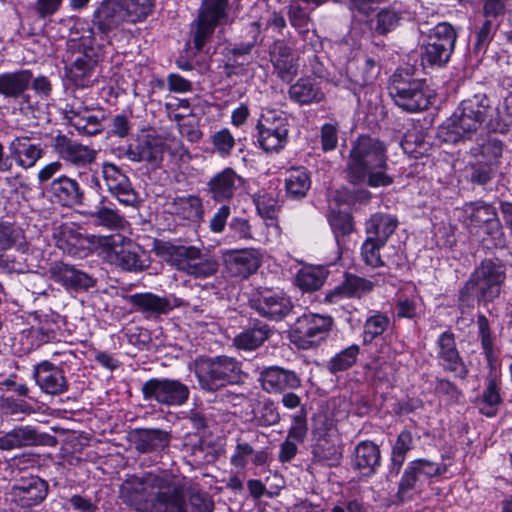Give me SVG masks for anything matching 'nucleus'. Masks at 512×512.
Instances as JSON below:
<instances>
[{
	"label": "nucleus",
	"instance_id": "nucleus-52",
	"mask_svg": "<svg viewBox=\"0 0 512 512\" xmlns=\"http://www.w3.org/2000/svg\"><path fill=\"white\" fill-rule=\"evenodd\" d=\"M23 240L24 236L19 228L14 227L8 222L0 221V250L18 246L20 250L25 252L27 245Z\"/></svg>",
	"mask_w": 512,
	"mask_h": 512
},
{
	"label": "nucleus",
	"instance_id": "nucleus-44",
	"mask_svg": "<svg viewBox=\"0 0 512 512\" xmlns=\"http://www.w3.org/2000/svg\"><path fill=\"white\" fill-rule=\"evenodd\" d=\"M501 402L499 386L496 380L491 378L488 380L483 394L476 402L479 412L487 417H493L497 414Z\"/></svg>",
	"mask_w": 512,
	"mask_h": 512
},
{
	"label": "nucleus",
	"instance_id": "nucleus-42",
	"mask_svg": "<svg viewBox=\"0 0 512 512\" xmlns=\"http://www.w3.org/2000/svg\"><path fill=\"white\" fill-rule=\"evenodd\" d=\"M252 413V421L260 427L274 426L280 421L277 405L269 398L259 400L253 407Z\"/></svg>",
	"mask_w": 512,
	"mask_h": 512
},
{
	"label": "nucleus",
	"instance_id": "nucleus-51",
	"mask_svg": "<svg viewBox=\"0 0 512 512\" xmlns=\"http://www.w3.org/2000/svg\"><path fill=\"white\" fill-rule=\"evenodd\" d=\"M420 483L418 478L405 469L398 483V489L395 494L396 502L403 504L412 501L419 494L418 487Z\"/></svg>",
	"mask_w": 512,
	"mask_h": 512
},
{
	"label": "nucleus",
	"instance_id": "nucleus-57",
	"mask_svg": "<svg viewBox=\"0 0 512 512\" xmlns=\"http://www.w3.org/2000/svg\"><path fill=\"white\" fill-rule=\"evenodd\" d=\"M498 22L495 19L485 18L476 30V42L474 50L476 52L484 51L492 41L497 29Z\"/></svg>",
	"mask_w": 512,
	"mask_h": 512
},
{
	"label": "nucleus",
	"instance_id": "nucleus-46",
	"mask_svg": "<svg viewBox=\"0 0 512 512\" xmlns=\"http://www.w3.org/2000/svg\"><path fill=\"white\" fill-rule=\"evenodd\" d=\"M93 62L86 56L77 58L67 71V78L75 87L84 88L90 85Z\"/></svg>",
	"mask_w": 512,
	"mask_h": 512
},
{
	"label": "nucleus",
	"instance_id": "nucleus-24",
	"mask_svg": "<svg viewBox=\"0 0 512 512\" xmlns=\"http://www.w3.org/2000/svg\"><path fill=\"white\" fill-rule=\"evenodd\" d=\"M9 159L22 169L33 168L45 151L40 143L32 142L28 136H17L8 144Z\"/></svg>",
	"mask_w": 512,
	"mask_h": 512
},
{
	"label": "nucleus",
	"instance_id": "nucleus-33",
	"mask_svg": "<svg viewBox=\"0 0 512 512\" xmlns=\"http://www.w3.org/2000/svg\"><path fill=\"white\" fill-rule=\"evenodd\" d=\"M381 454L379 447L372 441L359 442L353 452L352 467L370 476L380 466Z\"/></svg>",
	"mask_w": 512,
	"mask_h": 512
},
{
	"label": "nucleus",
	"instance_id": "nucleus-29",
	"mask_svg": "<svg viewBox=\"0 0 512 512\" xmlns=\"http://www.w3.org/2000/svg\"><path fill=\"white\" fill-rule=\"evenodd\" d=\"M130 440L140 453L160 452L170 443V434L161 429L141 428L130 434Z\"/></svg>",
	"mask_w": 512,
	"mask_h": 512
},
{
	"label": "nucleus",
	"instance_id": "nucleus-55",
	"mask_svg": "<svg viewBox=\"0 0 512 512\" xmlns=\"http://www.w3.org/2000/svg\"><path fill=\"white\" fill-rule=\"evenodd\" d=\"M329 224L339 246L341 244L342 238L352 233L354 229L352 216L348 213L340 211L332 212L330 214Z\"/></svg>",
	"mask_w": 512,
	"mask_h": 512
},
{
	"label": "nucleus",
	"instance_id": "nucleus-32",
	"mask_svg": "<svg viewBox=\"0 0 512 512\" xmlns=\"http://www.w3.org/2000/svg\"><path fill=\"white\" fill-rule=\"evenodd\" d=\"M65 119L81 135L94 136L103 131L104 116L100 118L91 114L87 108L71 105L70 109L65 112Z\"/></svg>",
	"mask_w": 512,
	"mask_h": 512
},
{
	"label": "nucleus",
	"instance_id": "nucleus-17",
	"mask_svg": "<svg viewBox=\"0 0 512 512\" xmlns=\"http://www.w3.org/2000/svg\"><path fill=\"white\" fill-rule=\"evenodd\" d=\"M101 177L107 191L121 204L134 206L137 203V192L134 190L128 176L117 165L104 161L101 164Z\"/></svg>",
	"mask_w": 512,
	"mask_h": 512
},
{
	"label": "nucleus",
	"instance_id": "nucleus-4",
	"mask_svg": "<svg viewBox=\"0 0 512 512\" xmlns=\"http://www.w3.org/2000/svg\"><path fill=\"white\" fill-rule=\"evenodd\" d=\"M506 279V269L499 259H484L471 273L459 292L462 305L471 307L474 302L489 303L499 297Z\"/></svg>",
	"mask_w": 512,
	"mask_h": 512
},
{
	"label": "nucleus",
	"instance_id": "nucleus-12",
	"mask_svg": "<svg viewBox=\"0 0 512 512\" xmlns=\"http://www.w3.org/2000/svg\"><path fill=\"white\" fill-rule=\"evenodd\" d=\"M457 34L447 22L438 23L428 34L422 47L421 59L424 65L443 67L454 51Z\"/></svg>",
	"mask_w": 512,
	"mask_h": 512
},
{
	"label": "nucleus",
	"instance_id": "nucleus-25",
	"mask_svg": "<svg viewBox=\"0 0 512 512\" xmlns=\"http://www.w3.org/2000/svg\"><path fill=\"white\" fill-rule=\"evenodd\" d=\"M259 381L263 390L268 393H281L301 386V379L294 371L279 366L264 368L260 372Z\"/></svg>",
	"mask_w": 512,
	"mask_h": 512
},
{
	"label": "nucleus",
	"instance_id": "nucleus-5",
	"mask_svg": "<svg viewBox=\"0 0 512 512\" xmlns=\"http://www.w3.org/2000/svg\"><path fill=\"white\" fill-rule=\"evenodd\" d=\"M153 7L154 0H104L94 13L93 24L100 32L108 33L124 22H142Z\"/></svg>",
	"mask_w": 512,
	"mask_h": 512
},
{
	"label": "nucleus",
	"instance_id": "nucleus-53",
	"mask_svg": "<svg viewBox=\"0 0 512 512\" xmlns=\"http://www.w3.org/2000/svg\"><path fill=\"white\" fill-rule=\"evenodd\" d=\"M478 335L481 341V346L485 355V358L489 365H493L496 360V354L494 350V341L491 336V330L489 321L485 315L479 314L477 316Z\"/></svg>",
	"mask_w": 512,
	"mask_h": 512
},
{
	"label": "nucleus",
	"instance_id": "nucleus-14",
	"mask_svg": "<svg viewBox=\"0 0 512 512\" xmlns=\"http://www.w3.org/2000/svg\"><path fill=\"white\" fill-rule=\"evenodd\" d=\"M257 140L265 152H279L288 138L287 118L274 112L262 114L256 125Z\"/></svg>",
	"mask_w": 512,
	"mask_h": 512
},
{
	"label": "nucleus",
	"instance_id": "nucleus-8",
	"mask_svg": "<svg viewBox=\"0 0 512 512\" xmlns=\"http://www.w3.org/2000/svg\"><path fill=\"white\" fill-rule=\"evenodd\" d=\"M194 372L202 390L216 392L234 382L240 372L239 363L231 357L197 358Z\"/></svg>",
	"mask_w": 512,
	"mask_h": 512
},
{
	"label": "nucleus",
	"instance_id": "nucleus-15",
	"mask_svg": "<svg viewBox=\"0 0 512 512\" xmlns=\"http://www.w3.org/2000/svg\"><path fill=\"white\" fill-rule=\"evenodd\" d=\"M436 360L439 367L455 377L465 379L468 375V367L462 358L453 332L446 330L436 340Z\"/></svg>",
	"mask_w": 512,
	"mask_h": 512
},
{
	"label": "nucleus",
	"instance_id": "nucleus-63",
	"mask_svg": "<svg viewBox=\"0 0 512 512\" xmlns=\"http://www.w3.org/2000/svg\"><path fill=\"white\" fill-rule=\"evenodd\" d=\"M17 448L37 445L41 442V437L35 429L30 426H20L12 430Z\"/></svg>",
	"mask_w": 512,
	"mask_h": 512
},
{
	"label": "nucleus",
	"instance_id": "nucleus-16",
	"mask_svg": "<svg viewBox=\"0 0 512 512\" xmlns=\"http://www.w3.org/2000/svg\"><path fill=\"white\" fill-rule=\"evenodd\" d=\"M10 488L13 502L21 507H33L42 503L47 497L49 485L37 475L15 477Z\"/></svg>",
	"mask_w": 512,
	"mask_h": 512
},
{
	"label": "nucleus",
	"instance_id": "nucleus-3",
	"mask_svg": "<svg viewBox=\"0 0 512 512\" xmlns=\"http://www.w3.org/2000/svg\"><path fill=\"white\" fill-rule=\"evenodd\" d=\"M153 252L176 270L194 278L205 279L215 275L219 264L209 253L199 247L185 245L181 241H164L156 239Z\"/></svg>",
	"mask_w": 512,
	"mask_h": 512
},
{
	"label": "nucleus",
	"instance_id": "nucleus-62",
	"mask_svg": "<svg viewBox=\"0 0 512 512\" xmlns=\"http://www.w3.org/2000/svg\"><path fill=\"white\" fill-rule=\"evenodd\" d=\"M495 166L475 161L470 165L469 180L473 185L485 186L495 174Z\"/></svg>",
	"mask_w": 512,
	"mask_h": 512
},
{
	"label": "nucleus",
	"instance_id": "nucleus-1",
	"mask_svg": "<svg viewBox=\"0 0 512 512\" xmlns=\"http://www.w3.org/2000/svg\"><path fill=\"white\" fill-rule=\"evenodd\" d=\"M121 499L147 512H212L213 502L203 494L185 501L182 485L165 472L149 471L129 475L120 486Z\"/></svg>",
	"mask_w": 512,
	"mask_h": 512
},
{
	"label": "nucleus",
	"instance_id": "nucleus-11",
	"mask_svg": "<svg viewBox=\"0 0 512 512\" xmlns=\"http://www.w3.org/2000/svg\"><path fill=\"white\" fill-rule=\"evenodd\" d=\"M230 0H201L197 17L191 23L190 35L197 51L211 40L217 26L228 19Z\"/></svg>",
	"mask_w": 512,
	"mask_h": 512
},
{
	"label": "nucleus",
	"instance_id": "nucleus-20",
	"mask_svg": "<svg viewBox=\"0 0 512 512\" xmlns=\"http://www.w3.org/2000/svg\"><path fill=\"white\" fill-rule=\"evenodd\" d=\"M54 148L62 160L77 168L90 166L97 157L95 149L73 141L65 135L55 138Z\"/></svg>",
	"mask_w": 512,
	"mask_h": 512
},
{
	"label": "nucleus",
	"instance_id": "nucleus-39",
	"mask_svg": "<svg viewBox=\"0 0 512 512\" xmlns=\"http://www.w3.org/2000/svg\"><path fill=\"white\" fill-rule=\"evenodd\" d=\"M327 277V271L322 267L306 266L295 276V285L303 292L311 293L319 290Z\"/></svg>",
	"mask_w": 512,
	"mask_h": 512
},
{
	"label": "nucleus",
	"instance_id": "nucleus-60",
	"mask_svg": "<svg viewBox=\"0 0 512 512\" xmlns=\"http://www.w3.org/2000/svg\"><path fill=\"white\" fill-rule=\"evenodd\" d=\"M39 462V456L31 453H23L10 459L8 466L10 467L11 480L15 477H21V473L34 468Z\"/></svg>",
	"mask_w": 512,
	"mask_h": 512
},
{
	"label": "nucleus",
	"instance_id": "nucleus-34",
	"mask_svg": "<svg viewBox=\"0 0 512 512\" xmlns=\"http://www.w3.org/2000/svg\"><path fill=\"white\" fill-rule=\"evenodd\" d=\"M272 332L268 324L257 320L237 334L233 344L240 350H255L269 339Z\"/></svg>",
	"mask_w": 512,
	"mask_h": 512
},
{
	"label": "nucleus",
	"instance_id": "nucleus-38",
	"mask_svg": "<svg viewBox=\"0 0 512 512\" xmlns=\"http://www.w3.org/2000/svg\"><path fill=\"white\" fill-rule=\"evenodd\" d=\"M504 151V143L495 135H489L482 143L470 148V154L476 161L496 166Z\"/></svg>",
	"mask_w": 512,
	"mask_h": 512
},
{
	"label": "nucleus",
	"instance_id": "nucleus-58",
	"mask_svg": "<svg viewBox=\"0 0 512 512\" xmlns=\"http://www.w3.org/2000/svg\"><path fill=\"white\" fill-rule=\"evenodd\" d=\"M258 213L263 218L274 219L279 208V201L270 193L259 191L253 196Z\"/></svg>",
	"mask_w": 512,
	"mask_h": 512
},
{
	"label": "nucleus",
	"instance_id": "nucleus-2",
	"mask_svg": "<svg viewBox=\"0 0 512 512\" xmlns=\"http://www.w3.org/2000/svg\"><path fill=\"white\" fill-rule=\"evenodd\" d=\"M387 160L382 142L368 136L359 137L350 150L346 166L349 181L372 188L391 185L393 178L387 174Z\"/></svg>",
	"mask_w": 512,
	"mask_h": 512
},
{
	"label": "nucleus",
	"instance_id": "nucleus-13",
	"mask_svg": "<svg viewBox=\"0 0 512 512\" xmlns=\"http://www.w3.org/2000/svg\"><path fill=\"white\" fill-rule=\"evenodd\" d=\"M141 393L144 401L165 406H181L187 402L190 391L186 384L176 379L151 378L143 383Z\"/></svg>",
	"mask_w": 512,
	"mask_h": 512
},
{
	"label": "nucleus",
	"instance_id": "nucleus-19",
	"mask_svg": "<svg viewBox=\"0 0 512 512\" xmlns=\"http://www.w3.org/2000/svg\"><path fill=\"white\" fill-rule=\"evenodd\" d=\"M224 264L231 276L247 279L260 267L261 254L253 248L229 250L224 254Z\"/></svg>",
	"mask_w": 512,
	"mask_h": 512
},
{
	"label": "nucleus",
	"instance_id": "nucleus-45",
	"mask_svg": "<svg viewBox=\"0 0 512 512\" xmlns=\"http://www.w3.org/2000/svg\"><path fill=\"white\" fill-rule=\"evenodd\" d=\"M413 448L411 432L402 431L392 448L390 474L397 476L403 466L407 453Z\"/></svg>",
	"mask_w": 512,
	"mask_h": 512
},
{
	"label": "nucleus",
	"instance_id": "nucleus-47",
	"mask_svg": "<svg viewBox=\"0 0 512 512\" xmlns=\"http://www.w3.org/2000/svg\"><path fill=\"white\" fill-rule=\"evenodd\" d=\"M175 211L184 219L199 221L203 217V205L198 196L189 195L175 199Z\"/></svg>",
	"mask_w": 512,
	"mask_h": 512
},
{
	"label": "nucleus",
	"instance_id": "nucleus-9",
	"mask_svg": "<svg viewBox=\"0 0 512 512\" xmlns=\"http://www.w3.org/2000/svg\"><path fill=\"white\" fill-rule=\"evenodd\" d=\"M463 224L471 231L483 229L495 247H504L506 238L497 209L482 200L467 202L461 208Z\"/></svg>",
	"mask_w": 512,
	"mask_h": 512
},
{
	"label": "nucleus",
	"instance_id": "nucleus-23",
	"mask_svg": "<svg viewBox=\"0 0 512 512\" xmlns=\"http://www.w3.org/2000/svg\"><path fill=\"white\" fill-rule=\"evenodd\" d=\"M253 307L262 317L280 321L292 312L293 303L283 292L266 290L254 301Z\"/></svg>",
	"mask_w": 512,
	"mask_h": 512
},
{
	"label": "nucleus",
	"instance_id": "nucleus-18",
	"mask_svg": "<svg viewBox=\"0 0 512 512\" xmlns=\"http://www.w3.org/2000/svg\"><path fill=\"white\" fill-rule=\"evenodd\" d=\"M480 126L476 121L465 115L459 107L439 127L438 137L445 143L456 144L464 139H469Z\"/></svg>",
	"mask_w": 512,
	"mask_h": 512
},
{
	"label": "nucleus",
	"instance_id": "nucleus-54",
	"mask_svg": "<svg viewBox=\"0 0 512 512\" xmlns=\"http://www.w3.org/2000/svg\"><path fill=\"white\" fill-rule=\"evenodd\" d=\"M390 319L383 313H376L368 317L364 324L363 342L364 344L371 343L375 338L382 335L388 328Z\"/></svg>",
	"mask_w": 512,
	"mask_h": 512
},
{
	"label": "nucleus",
	"instance_id": "nucleus-48",
	"mask_svg": "<svg viewBox=\"0 0 512 512\" xmlns=\"http://www.w3.org/2000/svg\"><path fill=\"white\" fill-rule=\"evenodd\" d=\"M348 72L351 74V82L358 86H365L371 84L377 78L379 66L373 58L367 57L364 62L357 67V72L352 71L351 64L348 66Z\"/></svg>",
	"mask_w": 512,
	"mask_h": 512
},
{
	"label": "nucleus",
	"instance_id": "nucleus-26",
	"mask_svg": "<svg viewBox=\"0 0 512 512\" xmlns=\"http://www.w3.org/2000/svg\"><path fill=\"white\" fill-rule=\"evenodd\" d=\"M270 61L278 77L290 82L298 74L297 58L284 40H276L269 47Z\"/></svg>",
	"mask_w": 512,
	"mask_h": 512
},
{
	"label": "nucleus",
	"instance_id": "nucleus-59",
	"mask_svg": "<svg viewBox=\"0 0 512 512\" xmlns=\"http://www.w3.org/2000/svg\"><path fill=\"white\" fill-rule=\"evenodd\" d=\"M400 19V15L395 10L382 9L375 17L373 30L379 35H386L398 26Z\"/></svg>",
	"mask_w": 512,
	"mask_h": 512
},
{
	"label": "nucleus",
	"instance_id": "nucleus-6",
	"mask_svg": "<svg viewBox=\"0 0 512 512\" xmlns=\"http://www.w3.org/2000/svg\"><path fill=\"white\" fill-rule=\"evenodd\" d=\"M389 94L394 103L407 112L426 110L431 104V91L424 79L408 69H398L390 77Z\"/></svg>",
	"mask_w": 512,
	"mask_h": 512
},
{
	"label": "nucleus",
	"instance_id": "nucleus-27",
	"mask_svg": "<svg viewBox=\"0 0 512 512\" xmlns=\"http://www.w3.org/2000/svg\"><path fill=\"white\" fill-rule=\"evenodd\" d=\"M49 273L54 281L62 284L66 289L88 290L96 284L92 276L63 262L53 263Z\"/></svg>",
	"mask_w": 512,
	"mask_h": 512
},
{
	"label": "nucleus",
	"instance_id": "nucleus-41",
	"mask_svg": "<svg viewBox=\"0 0 512 512\" xmlns=\"http://www.w3.org/2000/svg\"><path fill=\"white\" fill-rule=\"evenodd\" d=\"M458 107L481 127L490 108V100L485 94L477 93L463 100Z\"/></svg>",
	"mask_w": 512,
	"mask_h": 512
},
{
	"label": "nucleus",
	"instance_id": "nucleus-21",
	"mask_svg": "<svg viewBox=\"0 0 512 512\" xmlns=\"http://www.w3.org/2000/svg\"><path fill=\"white\" fill-rule=\"evenodd\" d=\"M47 191L53 202L63 207H75L82 205L85 193L79 182L66 175H60L53 179Z\"/></svg>",
	"mask_w": 512,
	"mask_h": 512
},
{
	"label": "nucleus",
	"instance_id": "nucleus-50",
	"mask_svg": "<svg viewBox=\"0 0 512 512\" xmlns=\"http://www.w3.org/2000/svg\"><path fill=\"white\" fill-rule=\"evenodd\" d=\"M93 222L109 230H119L125 225V219L115 209L101 206L91 214Z\"/></svg>",
	"mask_w": 512,
	"mask_h": 512
},
{
	"label": "nucleus",
	"instance_id": "nucleus-40",
	"mask_svg": "<svg viewBox=\"0 0 512 512\" xmlns=\"http://www.w3.org/2000/svg\"><path fill=\"white\" fill-rule=\"evenodd\" d=\"M285 187L289 197L293 199L305 197L311 187L309 173L304 168L291 169L285 180Z\"/></svg>",
	"mask_w": 512,
	"mask_h": 512
},
{
	"label": "nucleus",
	"instance_id": "nucleus-36",
	"mask_svg": "<svg viewBox=\"0 0 512 512\" xmlns=\"http://www.w3.org/2000/svg\"><path fill=\"white\" fill-rule=\"evenodd\" d=\"M32 72L18 70L0 74V95L5 98L17 99L30 86Z\"/></svg>",
	"mask_w": 512,
	"mask_h": 512
},
{
	"label": "nucleus",
	"instance_id": "nucleus-30",
	"mask_svg": "<svg viewBox=\"0 0 512 512\" xmlns=\"http://www.w3.org/2000/svg\"><path fill=\"white\" fill-rule=\"evenodd\" d=\"M289 98L293 102L305 106L325 101V92L321 82L312 77H301L289 87Z\"/></svg>",
	"mask_w": 512,
	"mask_h": 512
},
{
	"label": "nucleus",
	"instance_id": "nucleus-43",
	"mask_svg": "<svg viewBox=\"0 0 512 512\" xmlns=\"http://www.w3.org/2000/svg\"><path fill=\"white\" fill-rule=\"evenodd\" d=\"M312 454L315 461L329 466L338 464L342 457L340 447L326 436L317 440L313 446Z\"/></svg>",
	"mask_w": 512,
	"mask_h": 512
},
{
	"label": "nucleus",
	"instance_id": "nucleus-35",
	"mask_svg": "<svg viewBox=\"0 0 512 512\" xmlns=\"http://www.w3.org/2000/svg\"><path fill=\"white\" fill-rule=\"evenodd\" d=\"M397 225L398 220L395 216L384 213L373 214L365 223L367 238L385 245L395 232Z\"/></svg>",
	"mask_w": 512,
	"mask_h": 512
},
{
	"label": "nucleus",
	"instance_id": "nucleus-31",
	"mask_svg": "<svg viewBox=\"0 0 512 512\" xmlns=\"http://www.w3.org/2000/svg\"><path fill=\"white\" fill-rule=\"evenodd\" d=\"M124 155L132 162H147L158 166L163 158V147L156 139L145 138L126 146Z\"/></svg>",
	"mask_w": 512,
	"mask_h": 512
},
{
	"label": "nucleus",
	"instance_id": "nucleus-64",
	"mask_svg": "<svg viewBox=\"0 0 512 512\" xmlns=\"http://www.w3.org/2000/svg\"><path fill=\"white\" fill-rule=\"evenodd\" d=\"M321 148L324 152L333 151L338 144V124L325 123L320 130Z\"/></svg>",
	"mask_w": 512,
	"mask_h": 512
},
{
	"label": "nucleus",
	"instance_id": "nucleus-10",
	"mask_svg": "<svg viewBox=\"0 0 512 512\" xmlns=\"http://www.w3.org/2000/svg\"><path fill=\"white\" fill-rule=\"evenodd\" d=\"M334 326L330 315L307 312L299 316L292 324L290 340L301 349H312L325 342Z\"/></svg>",
	"mask_w": 512,
	"mask_h": 512
},
{
	"label": "nucleus",
	"instance_id": "nucleus-28",
	"mask_svg": "<svg viewBox=\"0 0 512 512\" xmlns=\"http://www.w3.org/2000/svg\"><path fill=\"white\" fill-rule=\"evenodd\" d=\"M241 182L242 178L232 168H225L209 180L208 192L214 201L226 202L234 197Z\"/></svg>",
	"mask_w": 512,
	"mask_h": 512
},
{
	"label": "nucleus",
	"instance_id": "nucleus-37",
	"mask_svg": "<svg viewBox=\"0 0 512 512\" xmlns=\"http://www.w3.org/2000/svg\"><path fill=\"white\" fill-rule=\"evenodd\" d=\"M127 299L138 311L151 315L167 314L173 308L168 298L150 292L132 294Z\"/></svg>",
	"mask_w": 512,
	"mask_h": 512
},
{
	"label": "nucleus",
	"instance_id": "nucleus-49",
	"mask_svg": "<svg viewBox=\"0 0 512 512\" xmlns=\"http://www.w3.org/2000/svg\"><path fill=\"white\" fill-rule=\"evenodd\" d=\"M405 469L418 478L419 482H421L422 479L440 476L447 470L444 465H439L426 459L413 460L408 463Z\"/></svg>",
	"mask_w": 512,
	"mask_h": 512
},
{
	"label": "nucleus",
	"instance_id": "nucleus-61",
	"mask_svg": "<svg viewBox=\"0 0 512 512\" xmlns=\"http://www.w3.org/2000/svg\"><path fill=\"white\" fill-rule=\"evenodd\" d=\"M384 246L372 239L366 238L361 247V256L365 264L372 268L383 267L384 261L381 259L380 249Z\"/></svg>",
	"mask_w": 512,
	"mask_h": 512
},
{
	"label": "nucleus",
	"instance_id": "nucleus-56",
	"mask_svg": "<svg viewBox=\"0 0 512 512\" xmlns=\"http://www.w3.org/2000/svg\"><path fill=\"white\" fill-rule=\"evenodd\" d=\"M359 354V347L353 344L336 354L328 363V369L332 373L345 371L352 367Z\"/></svg>",
	"mask_w": 512,
	"mask_h": 512
},
{
	"label": "nucleus",
	"instance_id": "nucleus-22",
	"mask_svg": "<svg viewBox=\"0 0 512 512\" xmlns=\"http://www.w3.org/2000/svg\"><path fill=\"white\" fill-rule=\"evenodd\" d=\"M33 377L42 392L60 395L69 388L64 371L49 361H42L34 367Z\"/></svg>",
	"mask_w": 512,
	"mask_h": 512
},
{
	"label": "nucleus",
	"instance_id": "nucleus-7",
	"mask_svg": "<svg viewBox=\"0 0 512 512\" xmlns=\"http://www.w3.org/2000/svg\"><path fill=\"white\" fill-rule=\"evenodd\" d=\"M100 248L103 260L121 271L139 273L149 267L145 250L123 235L104 237Z\"/></svg>",
	"mask_w": 512,
	"mask_h": 512
}]
</instances>
